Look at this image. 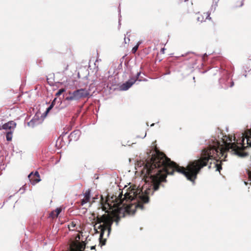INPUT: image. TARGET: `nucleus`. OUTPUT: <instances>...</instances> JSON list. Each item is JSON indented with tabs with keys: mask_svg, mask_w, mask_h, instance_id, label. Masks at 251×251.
Masks as SVG:
<instances>
[{
	"mask_svg": "<svg viewBox=\"0 0 251 251\" xmlns=\"http://www.w3.org/2000/svg\"><path fill=\"white\" fill-rule=\"evenodd\" d=\"M223 137L222 140L224 146L216 141L214 145H209L207 148L203 149L200 157L198 159L189 162L186 168L179 166L171 161L164 153L155 148V153L151 158L146 160L145 165L142 171V174H144V177L151 179L153 191L151 189L146 190L145 193L140 196V200L136 207L143 209L144 204L149 201V195L151 193L152 194L153 191L158 190L160 186H163L161 182H166L167 175H173L175 171L184 175L188 180L194 183L201 170L207 166L210 160H215L217 162L220 161V164L217 163L215 164L216 170L220 172L222 169L221 162L226 161V153L230 149L234 154L239 156L245 157L248 155V153L244 151L246 147L244 144H241L239 146L235 143H227V141H232V136L226 135Z\"/></svg>",
	"mask_w": 251,
	"mask_h": 251,
	"instance_id": "f257e3e1",
	"label": "nucleus"
},
{
	"mask_svg": "<svg viewBox=\"0 0 251 251\" xmlns=\"http://www.w3.org/2000/svg\"><path fill=\"white\" fill-rule=\"evenodd\" d=\"M137 192L135 189H132L125 194L123 199H122L123 194H120L119 198H117L116 196H112L111 198V200L110 199L108 195L105 200L101 196L100 201L104 210H106L107 209L113 210V208H115L114 210H116V209L119 210V206L122 203L124 199L132 201L137 197Z\"/></svg>",
	"mask_w": 251,
	"mask_h": 251,
	"instance_id": "f03ea898",
	"label": "nucleus"
},
{
	"mask_svg": "<svg viewBox=\"0 0 251 251\" xmlns=\"http://www.w3.org/2000/svg\"><path fill=\"white\" fill-rule=\"evenodd\" d=\"M120 219V217L117 216L115 218V219H114L113 217L109 215H103L100 217H97V223L94 226V228L95 229L98 228L100 230V243L101 244V245H105L106 241L105 239H104L103 241L102 240L105 231H107V236H108L110 233L111 226L113 222L115 221L117 224H118Z\"/></svg>",
	"mask_w": 251,
	"mask_h": 251,
	"instance_id": "7ed1b4c3",
	"label": "nucleus"
},
{
	"mask_svg": "<svg viewBox=\"0 0 251 251\" xmlns=\"http://www.w3.org/2000/svg\"><path fill=\"white\" fill-rule=\"evenodd\" d=\"M70 96L66 98V100H76L83 98H86L89 95V92L85 89H80L74 91L73 93L69 92Z\"/></svg>",
	"mask_w": 251,
	"mask_h": 251,
	"instance_id": "20e7f679",
	"label": "nucleus"
},
{
	"mask_svg": "<svg viewBox=\"0 0 251 251\" xmlns=\"http://www.w3.org/2000/svg\"><path fill=\"white\" fill-rule=\"evenodd\" d=\"M28 177L32 185H35L41 181L40 175L37 171H36L34 173L33 172L30 173Z\"/></svg>",
	"mask_w": 251,
	"mask_h": 251,
	"instance_id": "39448f33",
	"label": "nucleus"
},
{
	"mask_svg": "<svg viewBox=\"0 0 251 251\" xmlns=\"http://www.w3.org/2000/svg\"><path fill=\"white\" fill-rule=\"evenodd\" d=\"M136 81V79L134 77L130 78L128 81L123 83L120 86V89L123 91L128 90Z\"/></svg>",
	"mask_w": 251,
	"mask_h": 251,
	"instance_id": "423d86ee",
	"label": "nucleus"
},
{
	"mask_svg": "<svg viewBox=\"0 0 251 251\" xmlns=\"http://www.w3.org/2000/svg\"><path fill=\"white\" fill-rule=\"evenodd\" d=\"M210 13L209 12H204L203 13H201L199 12L197 14V21L200 22H204L206 19H211L210 17Z\"/></svg>",
	"mask_w": 251,
	"mask_h": 251,
	"instance_id": "0eeeda50",
	"label": "nucleus"
},
{
	"mask_svg": "<svg viewBox=\"0 0 251 251\" xmlns=\"http://www.w3.org/2000/svg\"><path fill=\"white\" fill-rule=\"evenodd\" d=\"M16 126V123L14 122V121H11L7 122V123L4 124L2 126V128L3 129H8L11 130V129L13 130L15 128Z\"/></svg>",
	"mask_w": 251,
	"mask_h": 251,
	"instance_id": "6e6552de",
	"label": "nucleus"
},
{
	"mask_svg": "<svg viewBox=\"0 0 251 251\" xmlns=\"http://www.w3.org/2000/svg\"><path fill=\"white\" fill-rule=\"evenodd\" d=\"M90 199V190L88 189L86 191L84 194V198L81 201V205H83L84 204L89 202Z\"/></svg>",
	"mask_w": 251,
	"mask_h": 251,
	"instance_id": "1a4fd4ad",
	"label": "nucleus"
},
{
	"mask_svg": "<svg viewBox=\"0 0 251 251\" xmlns=\"http://www.w3.org/2000/svg\"><path fill=\"white\" fill-rule=\"evenodd\" d=\"M244 135L247 139V147H251V129L247 131L245 133Z\"/></svg>",
	"mask_w": 251,
	"mask_h": 251,
	"instance_id": "9d476101",
	"label": "nucleus"
},
{
	"mask_svg": "<svg viewBox=\"0 0 251 251\" xmlns=\"http://www.w3.org/2000/svg\"><path fill=\"white\" fill-rule=\"evenodd\" d=\"M62 209L60 208H56L54 211H52L50 214V217H51L52 218H57L58 216V215L61 212Z\"/></svg>",
	"mask_w": 251,
	"mask_h": 251,
	"instance_id": "9b49d317",
	"label": "nucleus"
},
{
	"mask_svg": "<svg viewBox=\"0 0 251 251\" xmlns=\"http://www.w3.org/2000/svg\"><path fill=\"white\" fill-rule=\"evenodd\" d=\"M6 140L8 141H10L12 138V131H10L7 132L6 135Z\"/></svg>",
	"mask_w": 251,
	"mask_h": 251,
	"instance_id": "f8f14e48",
	"label": "nucleus"
},
{
	"mask_svg": "<svg viewBox=\"0 0 251 251\" xmlns=\"http://www.w3.org/2000/svg\"><path fill=\"white\" fill-rule=\"evenodd\" d=\"M76 226L75 223L74 222H72L69 225L68 228L70 230H74L75 227Z\"/></svg>",
	"mask_w": 251,
	"mask_h": 251,
	"instance_id": "ddd939ff",
	"label": "nucleus"
},
{
	"mask_svg": "<svg viewBox=\"0 0 251 251\" xmlns=\"http://www.w3.org/2000/svg\"><path fill=\"white\" fill-rule=\"evenodd\" d=\"M65 91V89L64 88L60 89L58 90V91L56 93V96L58 97L60 95H61L63 92Z\"/></svg>",
	"mask_w": 251,
	"mask_h": 251,
	"instance_id": "4468645a",
	"label": "nucleus"
},
{
	"mask_svg": "<svg viewBox=\"0 0 251 251\" xmlns=\"http://www.w3.org/2000/svg\"><path fill=\"white\" fill-rule=\"evenodd\" d=\"M139 44H138L137 45H136L135 47H134L132 49V52L133 53H135L136 51L137 50L138 47H139Z\"/></svg>",
	"mask_w": 251,
	"mask_h": 251,
	"instance_id": "2eb2a0df",
	"label": "nucleus"
},
{
	"mask_svg": "<svg viewBox=\"0 0 251 251\" xmlns=\"http://www.w3.org/2000/svg\"><path fill=\"white\" fill-rule=\"evenodd\" d=\"M69 69V65L66 63H64V67L63 68V71L65 72L67 71Z\"/></svg>",
	"mask_w": 251,
	"mask_h": 251,
	"instance_id": "dca6fc26",
	"label": "nucleus"
},
{
	"mask_svg": "<svg viewBox=\"0 0 251 251\" xmlns=\"http://www.w3.org/2000/svg\"><path fill=\"white\" fill-rule=\"evenodd\" d=\"M248 175L249 180L251 181V170H248Z\"/></svg>",
	"mask_w": 251,
	"mask_h": 251,
	"instance_id": "f3484780",
	"label": "nucleus"
},
{
	"mask_svg": "<svg viewBox=\"0 0 251 251\" xmlns=\"http://www.w3.org/2000/svg\"><path fill=\"white\" fill-rule=\"evenodd\" d=\"M53 106H53V104H50V106L47 108L46 112H49L52 108Z\"/></svg>",
	"mask_w": 251,
	"mask_h": 251,
	"instance_id": "a211bd4d",
	"label": "nucleus"
},
{
	"mask_svg": "<svg viewBox=\"0 0 251 251\" xmlns=\"http://www.w3.org/2000/svg\"><path fill=\"white\" fill-rule=\"evenodd\" d=\"M140 74L141 73L140 72H138L137 74V75L136 77H133L135 79H136V80L138 79L139 75H140Z\"/></svg>",
	"mask_w": 251,
	"mask_h": 251,
	"instance_id": "6ab92c4d",
	"label": "nucleus"
},
{
	"mask_svg": "<svg viewBox=\"0 0 251 251\" xmlns=\"http://www.w3.org/2000/svg\"><path fill=\"white\" fill-rule=\"evenodd\" d=\"M234 82H233V81H231L230 82V86H230V87H233V86H234Z\"/></svg>",
	"mask_w": 251,
	"mask_h": 251,
	"instance_id": "aec40b11",
	"label": "nucleus"
},
{
	"mask_svg": "<svg viewBox=\"0 0 251 251\" xmlns=\"http://www.w3.org/2000/svg\"><path fill=\"white\" fill-rule=\"evenodd\" d=\"M56 100V98H55V99L53 100L52 101V102H51V104H53V106H54V104H55Z\"/></svg>",
	"mask_w": 251,
	"mask_h": 251,
	"instance_id": "412c9836",
	"label": "nucleus"
},
{
	"mask_svg": "<svg viewBox=\"0 0 251 251\" xmlns=\"http://www.w3.org/2000/svg\"><path fill=\"white\" fill-rule=\"evenodd\" d=\"M68 51L70 52L71 55H73V53L70 49H68Z\"/></svg>",
	"mask_w": 251,
	"mask_h": 251,
	"instance_id": "4be33fe9",
	"label": "nucleus"
},
{
	"mask_svg": "<svg viewBox=\"0 0 251 251\" xmlns=\"http://www.w3.org/2000/svg\"><path fill=\"white\" fill-rule=\"evenodd\" d=\"M128 209H129V207H127L126 208V210H126V212H128Z\"/></svg>",
	"mask_w": 251,
	"mask_h": 251,
	"instance_id": "5701e85b",
	"label": "nucleus"
},
{
	"mask_svg": "<svg viewBox=\"0 0 251 251\" xmlns=\"http://www.w3.org/2000/svg\"><path fill=\"white\" fill-rule=\"evenodd\" d=\"M95 249V246H92V247H91V250H93V249Z\"/></svg>",
	"mask_w": 251,
	"mask_h": 251,
	"instance_id": "b1692460",
	"label": "nucleus"
},
{
	"mask_svg": "<svg viewBox=\"0 0 251 251\" xmlns=\"http://www.w3.org/2000/svg\"><path fill=\"white\" fill-rule=\"evenodd\" d=\"M188 0H180V2H183V1H188Z\"/></svg>",
	"mask_w": 251,
	"mask_h": 251,
	"instance_id": "393cba45",
	"label": "nucleus"
},
{
	"mask_svg": "<svg viewBox=\"0 0 251 251\" xmlns=\"http://www.w3.org/2000/svg\"><path fill=\"white\" fill-rule=\"evenodd\" d=\"M164 50L165 49L164 48L162 49H161V51H162V52L164 53Z\"/></svg>",
	"mask_w": 251,
	"mask_h": 251,
	"instance_id": "a878e982",
	"label": "nucleus"
},
{
	"mask_svg": "<svg viewBox=\"0 0 251 251\" xmlns=\"http://www.w3.org/2000/svg\"><path fill=\"white\" fill-rule=\"evenodd\" d=\"M125 39V43H126H126H127V42H126V37H125V39Z\"/></svg>",
	"mask_w": 251,
	"mask_h": 251,
	"instance_id": "bb28decb",
	"label": "nucleus"
},
{
	"mask_svg": "<svg viewBox=\"0 0 251 251\" xmlns=\"http://www.w3.org/2000/svg\"><path fill=\"white\" fill-rule=\"evenodd\" d=\"M233 140H234V141H236V138H235V137H234Z\"/></svg>",
	"mask_w": 251,
	"mask_h": 251,
	"instance_id": "cd10ccee",
	"label": "nucleus"
},
{
	"mask_svg": "<svg viewBox=\"0 0 251 251\" xmlns=\"http://www.w3.org/2000/svg\"><path fill=\"white\" fill-rule=\"evenodd\" d=\"M244 139H243V140H242L243 142H244Z\"/></svg>",
	"mask_w": 251,
	"mask_h": 251,
	"instance_id": "c85d7f7f",
	"label": "nucleus"
}]
</instances>
